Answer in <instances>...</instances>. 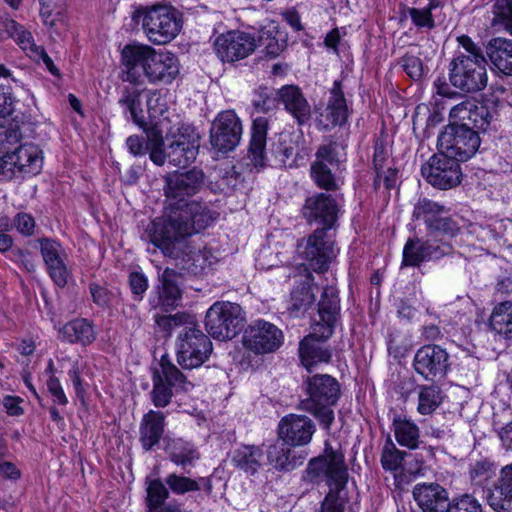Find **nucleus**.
<instances>
[{"label": "nucleus", "instance_id": "obj_48", "mask_svg": "<svg viewBox=\"0 0 512 512\" xmlns=\"http://www.w3.org/2000/svg\"><path fill=\"white\" fill-rule=\"evenodd\" d=\"M198 458L197 449L190 443L177 442L170 452V460L183 469L192 467Z\"/></svg>", "mask_w": 512, "mask_h": 512}, {"label": "nucleus", "instance_id": "obj_15", "mask_svg": "<svg viewBox=\"0 0 512 512\" xmlns=\"http://www.w3.org/2000/svg\"><path fill=\"white\" fill-rule=\"evenodd\" d=\"M284 335L275 324L257 319L249 324L243 335V346L256 355L274 353L283 344Z\"/></svg>", "mask_w": 512, "mask_h": 512}, {"label": "nucleus", "instance_id": "obj_42", "mask_svg": "<svg viewBox=\"0 0 512 512\" xmlns=\"http://www.w3.org/2000/svg\"><path fill=\"white\" fill-rule=\"evenodd\" d=\"M489 325L506 339H512V301L498 303L492 310Z\"/></svg>", "mask_w": 512, "mask_h": 512}, {"label": "nucleus", "instance_id": "obj_26", "mask_svg": "<svg viewBox=\"0 0 512 512\" xmlns=\"http://www.w3.org/2000/svg\"><path fill=\"white\" fill-rule=\"evenodd\" d=\"M179 74L180 63L177 56L169 51H156L145 76L151 84L169 85Z\"/></svg>", "mask_w": 512, "mask_h": 512}, {"label": "nucleus", "instance_id": "obj_19", "mask_svg": "<svg viewBox=\"0 0 512 512\" xmlns=\"http://www.w3.org/2000/svg\"><path fill=\"white\" fill-rule=\"evenodd\" d=\"M316 432L315 422L306 415L288 414L278 424L279 439L292 447H305Z\"/></svg>", "mask_w": 512, "mask_h": 512}, {"label": "nucleus", "instance_id": "obj_5", "mask_svg": "<svg viewBox=\"0 0 512 512\" xmlns=\"http://www.w3.org/2000/svg\"><path fill=\"white\" fill-rule=\"evenodd\" d=\"M307 398L300 402V408L313 415L320 426L329 431L335 416L332 407L340 397L338 381L328 374L307 376L303 381Z\"/></svg>", "mask_w": 512, "mask_h": 512}, {"label": "nucleus", "instance_id": "obj_4", "mask_svg": "<svg viewBox=\"0 0 512 512\" xmlns=\"http://www.w3.org/2000/svg\"><path fill=\"white\" fill-rule=\"evenodd\" d=\"M347 141L342 136L325 138L315 153L310 166V176L315 185L326 191L338 190L343 181L340 177L342 166L347 160Z\"/></svg>", "mask_w": 512, "mask_h": 512}, {"label": "nucleus", "instance_id": "obj_40", "mask_svg": "<svg viewBox=\"0 0 512 512\" xmlns=\"http://www.w3.org/2000/svg\"><path fill=\"white\" fill-rule=\"evenodd\" d=\"M63 339L70 343L88 345L96 336L92 325L84 318H79L66 323L60 330Z\"/></svg>", "mask_w": 512, "mask_h": 512}, {"label": "nucleus", "instance_id": "obj_9", "mask_svg": "<svg viewBox=\"0 0 512 512\" xmlns=\"http://www.w3.org/2000/svg\"><path fill=\"white\" fill-rule=\"evenodd\" d=\"M151 399L156 407H166L176 392H186L193 385L186 376L166 356L160 360V369L153 373Z\"/></svg>", "mask_w": 512, "mask_h": 512}, {"label": "nucleus", "instance_id": "obj_16", "mask_svg": "<svg viewBox=\"0 0 512 512\" xmlns=\"http://www.w3.org/2000/svg\"><path fill=\"white\" fill-rule=\"evenodd\" d=\"M242 133V123L237 114L233 110L222 111L211 124V146L219 152H230L240 143Z\"/></svg>", "mask_w": 512, "mask_h": 512}, {"label": "nucleus", "instance_id": "obj_57", "mask_svg": "<svg viewBox=\"0 0 512 512\" xmlns=\"http://www.w3.org/2000/svg\"><path fill=\"white\" fill-rule=\"evenodd\" d=\"M7 30L23 50L30 49L31 51L38 52L39 47H36L34 44L32 34L25 30L23 26L11 20L7 24Z\"/></svg>", "mask_w": 512, "mask_h": 512}, {"label": "nucleus", "instance_id": "obj_10", "mask_svg": "<svg viewBox=\"0 0 512 512\" xmlns=\"http://www.w3.org/2000/svg\"><path fill=\"white\" fill-rule=\"evenodd\" d=\"M212 350L209 337L193 326H185L177 337V362L183 369L200 367Z\"/></svg>", "mask_w": 512, "mask_h": 512}, {"label": "nucleus", "instance_id": "obj_53", "mask_svg": "<svg viewBox=\"0 0 512 512\" xmlns=\"http://www.w3.org/2000/svg\"><path fill=\"white\" fill-rule=\"evenodd\" d=\"M406 453L397 449L395 444L389 438L382 450L381 464L384 470L396 471L398 470L404 460Z\"/></svg>", "mask_w": 512, "mask_h": 512}, {"label": "nucleus", "instance_id": "obj_28", "mask_svg": "<svg viewBox=\"0 0 512 512\" xmlns=\"http://www.w3.org/2000/svg\"><path fill=\"white\" fill-rule=\"evenodd\" d=\"M487 503L495 512H512V463L500 469L487 494Z\"/></svg>", "mask_w": 512, "mask_h": 512}, {"label": "nucleus", "instance_id": "obj_3", "mask_svg": "<svg viewBox=\"0 0 512 512\" xmlns=\"http://www.w3.org/2000/svg\"><path fill=\"white\" fill-rule=\"evenodd\" d=\"M304 479L311 483L325 481L330 487L322 502L321 512H344L345 504L340 492L346 486L348 472L341 451L334 450L326 442L323 454L308 462Z\"/></svg>", "mask_w": 512, "mask_h": 512}, {"label": "nucleus", "instance_id": "obj_29", "mask_svg": "<svg viewBox=\"0 0 512 512\" xmlns=\"http://www.w3.org/2000/svg\"><path fill=\"white\" fill-rule=\"evenodd\" d=\"M448 245H434L431 239L421 242L418 238H409L403 249L402 266H419L424 261L439 259L448 252Z\"/></svg>", "mask_w": 512, "mask_h": 512}, {"label": "nucleus", "instance_id": "obj_25", "mask_svg": "<svg viewBox=\"0 0 512 512\" xmlns=\"http://www.w3.org/2000/svg\"><path fill=\"white\" fill-rule=\"evenodd\" d=\"M156 50L145 44H127L121 51L122 64L127 73V79L136 81L140 72L146 75V71L154 58Z\"/></svg>", "mask_w": 512, "mask_h": 512}, {"label": "nucleus", "instance_id": "obj_56", "mask_svg": "<svg viewBox=\"0 0 512 512\" xmlns=\"http://www.w3.org/2000/svg\"><path fill=\"white\" fill-rule=\"evenodd\" d=\"M445 512H482L479 500L470 494L453 498L447 505Z\"/></svg>", "mask_w": 512, "mask_h": 512}, {"label": "nucleus", "instance_id": "obj_63", "mask_svg": "<svg viewBox=\"0 0 512 512\" xmlns=\"http://www.w3.org/2000/svg\"><path fill=\"white\" fill-rule=\"evenodd\" d=\"M47 389L53 397V403L66 406L68 404V398L66 397L62 385L59 379L55 375L49 376L46 382Z\"/></svg>", "mask_w": 512, "mask_h": 512}, {"label": "nucleus", "instance_id": "obj_59", "mask_svg": "<svg viewBox=\"0 0 512 512\" xmlns=\"http://www.w3.org/2000/svg\"><path fill=\"white\" fill-rule=\"evenodd\" d=\"M40 15L45 23L54 21V17L62 15L66 7L65 0H39Z\"/></svg>", "mask_w": 512, "mask_h": 512}, {"label": "nucleus", "instance_id": "obj_41", "mask_svg": "<svg viewBox=\"0 0 512 512\" xmlns=\"http://www.w3.org/2000/svg\"><path fill=\"white\" fill-rule=\"evenodd\" d=\"M394 435L397 442L408 449H416L419 445L420 431L411 420L401 415L393 418Z\"/></svg>", "mask_w": 512, "mask_h": 512}, {"label": "nucleus", "instance_id": "obj_38", "mask_svg": "<svg viewBox=\"0 0 512 512\" xmlns=\"http://www.w3.org/2000/svg\"><path fill=\"white\" fill-rule=\"evenodd\" d=\"M165 415L163 412L150 410L143 416L140 424V442L145 450L157 445L164 433Z\"/></svg>", "mask_w": 512, "mask_h": 512}, {"label": "nucleus", "instance_id": "obj_7", "mask_svg": "<svg viewBox=\"0 0 512 512\" xmlns=\"http://www.w3.org/2000/svg\"><path fill=\"white\" fill-rule=\"evenodd\" d=\"M245 314L237 303L218 301L206 312L205 327L207 332L218 340H229L243 329Z\"/></svg>", "mask_w": 512, "mask_h": 512}, {"label": "nucleus", "instance_id": "obj_58", "mask_svg": "<svg viewBox=\"0 0 512 512\" xmlns=\"http://www.w3.org/2000/svg\"><path fill=\"white\" fill-rule=\"evenodd\" d=\"M22 139V132L17 123H10L8 127L0 131V150L5 155L7 150H14Z\"/></svg>", "mask_w": 512, "mask_h": 512}, {"label": "nucleus", "instance_id": "obj_22", "mask_svg": "<svg viewBox=\"0 0 512 512\" xmlns=\"http://www.w3.org/2000/svg\"><path fill=\"white\" fill-rule=\"evenodd\" d=\"M331 336L323 334V328L319 325L312 326V332L305 336L299 343V357L307 371L319 363H329L332 357L330 349L324 342Z\"/></svg>", "mask_w": 512, "mask_h": 512}, {"label": "nucleus", "instance_id": "obj_32", "mask_svg": "<svg viewBox=\"0 0 512 512\" xmlns=\"http://www.w3.org/2000/svg\"><path fill=\"white\" fill-rule=\"evenodd\" d=\"M339 313L338 290L334 286H326L318 303L319 321L314 325L321 326L325 336H332Z\"/></svg>", "mask_w": 512, "mask_h": 512}, {"label": "nucleus", "instance_id": "obj_52", "mask_svg": "<svg viewBox=\"0 0 512 512\" xmlns=\"http://www.w3.org/2000/svg\"><path fill=\"white\" fill-rule=\"evenodd\" d=\"M390 152L383 137H378L374 142L373 166L376 172L374 186L377 189L380 186L381 171L387 167Z\"/></svg>", "mask_w": 512, "mask_h": 512}, {"label": "nucleus", "instance_id": "obj_49", "mask_svg": "<svg viewBox=\"0 0 512 512\" xmlns=\"http://www.w3.org/2000/svg\"><path fill=\"white\" fill-rule=\"evenodd\" d=\"M146 491L147 511L166 506L165 501L169 497V490L160 479L150 480Z\"/></svg>", "mask_w": 512, "mask_h": 512}, {"label": "nucleus", "instance_id": "obj_46", "mask_svg": "<svg viewBox=\"0 0 512 512\" xmlns=\"http://www.w3.org/2000/svg\"><path fill=\"white\" fill-rule=\"evenodd\" d=\"M442 402L441 390L439 387L421 386L418 393L417 410L422 415H429L434 412Z\"/></svg>", "mask_w": 512, "mask_h": 512}, {"label": "nucleus", "instance_id": "obj_2", "mask_svg": "<svg viewBox=\"0 0 512 512\" xmlns=\"http://www.w3.org/2000/svg\"><path fill=\"white\" fill-rule=\"evenodd\" d=\"M195 226H147L142 239L160 248L164 255L182 260V268L195 276L206 273L218 262L211 249L193 250L189 237L199 233Z\"/></svg>", "mask_w": 512, "mask_h": 512}, {"label": "nucleus", "instance_id": "obj_35", "mask_svg": "<svg viewBox=\"0 0 512 512\" xmlns=\"http://www.w3.org/2000/svg\"><path fill=\"white\" fill-rule=\"evenodd\" d=\"M278 95L285 109L296 119L299 125H304L310 120L311 107L297 86H284L279 90Z\"/></svg>", "mask_w": 512, "mask_h": 512}, {"label": "nucleus", "instance_id": "obj_50", "mask_svg": "<svg viewBox=\"0 0 512 512\" xmlns=\"http://www.w3.org/2000/svg\"><path fill=\"white\" fill-rule=\"evenodd\" d=\"M494 27H502L512 35V0H495L493 5Z\"/></svg>", "mask_w": 512, "mask_h": 512}, {"label": "nucleus", "instance_id": "obj_54", "mask_svg": "<svg viewBox=\"0 0 512 512\" xmlns=\"http://www.w3.org/2000/svg\"><path fill=\"white\" fill-rule=\"evenodd\" d=\"M253 114L264 113L267 114L277 107V98L273 92L267 87H260L255 91L254 98L252 100Z\"/></svg>", "mask_w": 512, "mask_h": 512}, {"label": "nucleus", "instance_id": "obj_44", "mask_svg": "<svg viewBox=\"0 0 512 512\" xmlns=\"http://www.w3.org/2000/svg\"><path fill=\"white\" fill-rule=\"evenodd\" d=\"M495 472V463L486 457L472 461L468 471L472 484L480 487L486 485L495 476Z\"/></svg>", "mask_w": 512, "mask_h": 512}, {"label": "nucleus", "instance_id": "obj_6", "mask_svg": "<svg viewBox=\"0 0 512 512\" xmlns=\"http://www.w3.org/2000/svg\"><path fill=\"white\" fill-rule=\"evenodd\" d=\"M132 18L141 24L148 40L157 45L167 44L175 39L183 25L181 12L164 3L141 6L134 11Z\"/></svg>", "mask_w": 512, "mask_h": 512}, {"label": "nucleus", "instance_id": "obj_20", "mask_svg": "<svg viewBox=\"0 0 512 512\" xmlns=\"http://www.w3.org/2000/svg\"><path fill=\"white\" fill-rule=\"evenodd\" d=\"M181 278L176 270L165 268L158 276V284L150 298L151 305L166 312L177 308L182 300Z\"/></svg>", "mask_w": 512, "mask_h": 512}, {"label": "nucleus", "instance_id": "obj_30", "mask_svg": "<svg viewBox=\"0 0 512 512\" xmlns=\"http://www.w3.org/2000/svg\"><path fill=\"white\" fill-rule=\"evenodd\" d=\"M40 250L51 279L57 286L64 287L68 282L69 272L60 244L44 238L40 240Z\"/></svg>", "mask_w": 512, "mask_h": 512}, {"label": "nucleus", "instance_id": "obj_18", "mask_svg": "<svg viewBox=\"0 0 512 512\" xmlns=\"http://www.w3.org/2000/svg\"><path fill=\"white\" fill-rule=\"evenodd\" d=\"M256 38L242 31H228L214 40V51L223 62H234L248 57L256 49Z\"/></svg>", "mask_w": 512, "mask_h": 512}, {"label": "nucleus", "instance_id": "obj_51", "mask_svg": "<svg viewBox=\"0 0 512 512\" xmlns=\"http://www.w3.org/2000/svg\"><path fill=\"white\" fill-rule=\"evenodd\" d=\"M420 53H415L413 50L407 51L400 59L399 64L405 73L414 81H418L428 72L424 67L422 60L419 57Z\"/></svg>", "mask_w": 512, "mask_h": 512}, {"label": "nucleus", "instance_id": "obj_21", "mask_svg": "<svg viewBox=\"0 0 512 512\" xmlns=\"http://www.w3.org/2000/svg\"><path fill=\"white\" fill-rule=\"evenodd\" d=\"M449 119L457 125L465 124L466 128L484 132L490 125L492 114L483 103L466 99L451 108Z\"/></svg>", "mask_w": 512, "mask_h": 512}, {"label": "nucleus", "instance_id": "obj_61", "mask_svg": "<svg viewBox=\"0 0 512 512\" xmlns=\"http://www.w3.org/2000/svg\"><path fill=\"white\" fill-rule=\"evenodd\" d=\"M165 121L151 122L144 128L147 137L146 148L153 146H164L163 132Z\"/></svg>", "mask_w": 512, "mask_h": 512}, {"label": "nucleus", "instance_id": "obj_34", "mask_svg": "<svg viewBox=\"0 0 512 512\" xmlns=\"http://www.w3.org/2000/svg\"><path fill=\"white\" fill-rule=\"evenodd\" d=\"M269 119L257 116L253 119L248 155L255 167L263 168L267 164L266 138Z\"/></svg>", "mask_w": 512, "mask_h": 512}, {"label": "nucleus", "instance_id": "obj_60", "mask_svg": "<svg viewBox=\"0 0 512 512\" xmlns=\"http://www.w3.org/2000/svg\"><path fill=\"white\" fill-rule=\"evenodd\" d=\"M119 104L125 107L136 121L137 110L140 106V91L134 87H125L119 99Z\"/></svg>", "mask_w": 512, "mask_h": 512}, {"label": "nucleus", "instance_id": "obj_39", "mask_svg": "<svg viewBox=\"0 0 512 512\" xmlns=\"http://www.w3.org/2000/svg\"><path fill=\"white\" fill-rule=\"evenodd\" d=\"M413 219L424 224H455L456 221L451 219L448 215V211L444 206L431 201L427 198L419 199L415 204L413 211Z\"/></svg>", "mask_w": 512, "mask_h": 512}, {"label": "nucleus", "instance_id": "obj_13", "mask_svg": "<svg viewBox=\"0 0 512 512\" xmlns=\"http://www.w3.org/2000/svg\"><path fill=\"white\" fill-rule=\"evenodd\" d=\"M334 226L317 228L306 241L298 245L299 253L306 259L314 271L324 272L336 257L334 239L331 229Z\"/></svg>", "mask_w": 512, "mask_h": 512}, {"label": "nucleus", "instance_id": "obj_27", "mask_svg": "<svg viewBox=\"0 0 512 512\" xmlns=\"http://www.w3.org/2000/svg\"><path fill=\"white\" fill-rule=\"evenodd\" d=\"M338 213L339 207L336 200L325 193L307 198L303 207V215L310 223L335 224Z\"/></svg>", "mask_w": 512, "mask_h": 512}, {"label": "nucleus", "instance_id": "obj_14", "mask_svg": "<svg viewBox=\"0 0 512 512\" xmlns=\"http://www.w3.org/2000/svg\"><path fill=\"white\" fill-rule=\"evenodd\" d=\"M2 161L4 173L9 172L11 177L26 178L41 172L43 155L37 145L26 143L15 147L12 151L7 150Z\"/></svg>", "mask_w": 512, "mask_h": 512}, {"label": "nucleus", "instance_id": "obj_62", "mask_svg": "<svg viewBox=\"0 0 512 512\" xmlns=\"http://www.w3.org/2000/svg\"><path fill=\"white\" fill-rule=\"evenodd\" d=\"M129 286L135 301H141L148 288V280L141 272H132L129 275Z\"/></svg>", "mask_w": 512, "mask_h": 512}, {"label": "nucleus", "instance_id": "obj_43", "mask_svg": "<svg viewBox=\"0 0 512 512\" xmlns=\"http://www.w3.org/2000/svg\"><path fill=\"white\" fill-rule=\"evenodd\" d=\"M256 45L263 49L266 56L276 58L285 49L286 42L275 28L261 29L256 38Z\"/></svg>", "mask_w": 512, "mask_h": 512}, {"label": "nucleus", "instance_id": "obj_8", "mask_svg": "<svg viewBox=\"0 0 512 512\" xmlns=\"http://www.w3.org/2000/svg\"><path fill=\"white\" fill-rule=\"evenodd\" d=\"M449 81L454 88L467 94L484 90L488 84L486 59L456 56L449 64Z\"/></svg>", "mask_w": 512, "mask_h": 512}, {"label": "nucleus", "instance_id": "obj_36", "mask_svg": "<svg viewBox=\"0 0 512 512\" xmlns=\"http://www.w3.org/2000/svg\"><path fill=\"white\" fill-rule=\"evenodd\" d=\"M486 55L494 69L512 76V40L496 37L486 45Z\"/></svg>", "mask_w": 512, "mask_h": 512}, {"label": "nucleus", "instance_id": "obj_33", "mask_svg": "<svg viewBox=\"0 0 512 512\" xmlns=\"http://www.w3.org/2000/svg\"><path fill=\"white\" fill-rule=\"evenodd\" d=\"M294 448L284 441H278L269 446L267 460L276 470L292 471L301 466L307 457L305 452L296 451Z\"/></svg>", "mask_w": 512, "mask_h": 512}, {"label": "nucleus", "instance_id": "obj_64", "mask_svg": "<svg viewBox=\"0 0 512 512\" xmlns=\"http://www.w3.org/2000/svg\"><path fill=\"white\" fill-rule=\"evenodd\" d=\"M458 43L465 49L467 54L459 53L457 56H464L470 59L476 58L477 60L486 59L481 47L473 42V40L467 36L462 35L458 37Z\"/></svg>", "mask_w": 512, "mask_h": 512}, {"label": "nucleus", "instance_id": "obj_45", "mask_svg": "<svg viewBox=\"0 0 512 512\" xmlns=\"http://www.w3.org/2000/svg\"><path fill=\"white\" fill-rule=\"evenodd\" d=\"M314 284L309 273L306 280L291 293V308L295 311H305L315 302Z\"/></svg>", "mask_w": 512, "mask_h": 512}, {"label": "nucleus", "instance_id": "obj_17", "mask_svg": "<svg viewBox=\"0 0 512 512\" xmlns=\"http://www.w3.org/2000/svg\"><path fill=\"white\" fill-rule=\"evenodd\" d=\"M413 367L427 381L440 380L449 368V355L439 345H424L415 353Z\"/></svg>", "mask_w": 512, "mask_h": 512}, {"label": "nucleus", "instance_id": "obj_37", "mask_svg": "<svg viewBox=\"0 0 512 512\" xmlns=\"http://www.w3.org/2000/svg\"><path fill=\"white\" fill-rule=\"evenodd\" d=\"M231 461L245 474L255 475L264 466V450L257 445H241L233 451Z\"/></svg>", "mask_w": 512, "mask_h": 512}, {"label": "nucleus", "instance_id": "obj_47", "mask_svg": "<svg viewBox=\"0 0 512 512\" xmlns=\"http://www.w3.org/2000/svg\"><path fill=\"white\" fill-rule=\"evenodd\" d=\"M443 6H432L428 1L427 6L422 8L411 7L407 12L413 25L420 31H430L436 27L433 11Z\"/></svg>", "mask_w": 512, "mask_h": 512}, {"label": "nucleus", "instance_id": "obj_55", "mask_svg": "<svg viewBox=\"0 0 512 512\" xmlns=\"http://www.w3.org/2000/svg\"><path fill=\"white\" fill-rule=\"evenodd\" d=\"M165 483L174 494L178 495L200 490V484L197 480L176 473L169 474Z\"/></svg>", "mask_w": 512, "mask_h": 512}, {"label": "nucleus", "instance_id": "obj_1", "mask_svg": "<svg viewBox=\"0 0 512 512\" xmlns=\"http://www.w3.org/2000/svg\"><path fill=\"white\" fill-rule=\"evenodd\" d=\"M204 177L203 171L196 168L170 172L163 177V192L168 201L163 224H208L215 220L205 206L186 200L200 192Z\"/></svg>", "mask_w": 512, "mask_h": 512}, {"label": "nucleus", "instance_id": "obj_24", "mask_svg": "<svg viewBox=\"0 0 512 512\" xmlns=\"http://www.w3.org/2000/svg\"><path fill=\"white\" fill-rule=\"evenodd\" d=\"M347 118L348 108L342 91V85L340 81L336 80L330 90L327 106L318 113L316 123L320 130L327 131L335 126L345 124Z\"/></svg>", "mask_w": 512, "mask_h": 512}, {"label": "nucleus", "instance_id": "obj_31", "mask_svg": "<svg viewBox=\"0 0 512 512\" xmlns=\"http://www.w3.org/2000/svg\"><path fill=\"white\" fill-rule=\"evenodd\" d=\"M412 493L424 512H443L449 503L448 491L435 482L418 483L414 486Z\"/></svg>", "mask_w": 512, "mask_h": 512}, {"label": "nucleus", "instance_id": "obj_23", "mask_svg": "<svg viewBox=\"0 0 512 512\" xmlns=\"http://www.w3.org/2000/svg\"><path fill=\"white\" fill-rule=\"evenodd\" d=\"M199 150V136L190 126L178 129V135L168 145V161L176 167H186L192 163Z\"/></svg>", "mask_w": 512, "mask_h": 512}, {"label": "nucleus", "instance_id": "obj_11", "mask_svg": "<svg viewBox=\"0 0 512 512\" xmlns=\"http://www.w3.org/2000/svg\"><path fill=\"white\" fill-rule=\"evenodd\" d=\"M480 137L477 130L450 121L445 130L438 136L439 150L445 151L458 161H467L475 155L480 146Z\"/></svg>", "mask_w": 512, "mask_h": 512}, {"label": "nucleus", "instance_id": "obj_12", "mask_svg": "<svg viewBox=\"0 0 512 512\" xmlns=\"http://www.w3.org/2000/svg\"><path fill=\"white\" fill-rule=\"evenodd\" d=\"M456 158L440 150L421 167L423 178L433 187L448 190L458 186L462 180V171Z\"/></svg>", "mask_w": 512, "mask_h": 512}]
</instances>
